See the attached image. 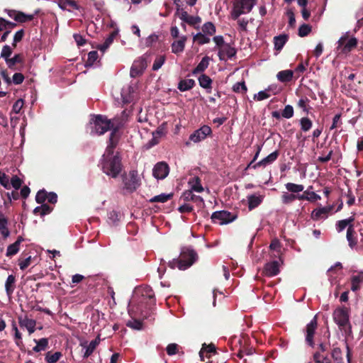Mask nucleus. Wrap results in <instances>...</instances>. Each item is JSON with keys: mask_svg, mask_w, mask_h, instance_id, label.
Instances as JSON below:
<instances>
[{"mask_svg": "<svg viewBox=\"0 0 363 363\" xmlns=\"http://www.w3.org/2000/svg\"><path fill=\"white\" fill-rule=\"evenodd\" d=\"M197 254L194 250L184 249L179 257L173 259L169 264L172 269L178 268L180 270H185L195 262Z\"/></svg>", "mask_w": 363, "mask_h": 363, "instance_id": "obj_1", "label": "nucleus"}, {"mask_svg": "<svg viewBox=\"0 0 363 363\" xmlns=\"http://www.w3.org/2000/svg\"><path fill=\"white\" fill-rule=\"evenodd\" d=\"M334 322L338 325L340 330L344 331L347 335L352 334V325L350 321L349 309L346 307H338L333 313Z\"/></svg>", "mask_w": 363, "mask_h": 363, "instance_id": "obj_2", "label": "nucleus"}, {"mask_svg": "<svg viewBox=\"0 0 363 363\" xmlns=\"http://www.w3.org/2000/svg\"><path fill=\"white\" fill-rule=\"evenodd\" d=\"M113 127V123L106 116L103 115L94 116L90 122L89 128L92 135H104Z\"/></svg>", "mask_w": 363, "mask_h": 363, "instance_id": "obj_3", "label": "nucleus"}, {"mask_svg": "<svg viewBox=\"0 0 363 363\" xmlns=\"http://www.w3.org/2000/svg\"><path fill=\"white\" fill-rule=\"evenodd\" d=\"M101 164L103 172L113 178H116L122 170L121 159L118 154L104 159Z\"/></svg>", "mask_w": 363, "mask_h": 363, "instance_id": "obj_4", "label": "nucleus"}, {"mask_svg": "<svg viewBox=\"0 0 363 363\" xmlns=\"http://www.w3.org/2000/svg\"><path fill=\"white\" fill-rule=\"evenodd\" d=\"M123 189L128 193H133L140 186V179L138 177V171L132 169L128 174L123 173L121 175Z\"/></svg>", "mask_w": 363, "mask_h": 363, "instance_id": "obj_5", "label": "nucleus"}, {"mask_svg": "<svg viewBox=\"0 0 363 363\" xmlns=\"http://www.w3.org/2000/svg\"><path fill=\"white\" fill-rule=\"evenodd\" d=\"M318 328V315H315L312 320L308 323L306 328L304 329L305 332V341L306 343L311 347H315V341H314V336L315 334V331Z\"/></svg>", "mask_w": 363, "mask_h": 363, "instance_id": "obj_6", "label": "nucleus"}, {"mask_svg": "<svg viewBox=\"0 0 363 363\" xmlns=\"http://www.w3.org/2000/svg\"><path fill=\"white\" fill-rule=\"evenodd\" d=\"M211 218L214 223L224 225L235 220L237 218V215L227 211H219L213 213Z\"/></svg>", "mask_w": 363, "mask_h": 363, "instance_id": "obj_7", "label": "nucleus"}, {"mask_svg": "<svg viewBox=\"0 0 363 363\" xmlns=\"http://www.w3.org/2000/svg\"><path fill=\"white\" fill-rule=\"evenodd\" d=\"M40 258L38 250H30V247L27 245L24 250V269L30 265H36L39 263Z\"/></svg>", "mask_w": 363, "mask_h": 363, "instance_id": "obj_8", "label": "nucleus"}, {"mask_svg": "<svg viewBox=\"0 0 363 363\" xmlns=\"http://www.w3.org/2000/svg\"><path fill=\"white\" fill-rule=\"evenodd\" d=\"M211 134V128L208 125H204L191 134L189 140L194 143H199L203 140L207 136H210Z\"/></svg>", "mask_w": 363, "mask_h": 363, "instance_id": "obj_9", "label": "nucleus"}, {"mask_svg": "<svg viewBox=\"0 0 363 363\" xmlns=\"http://www.w3.org/2000/svg\"><path fill=\"white\" fill-rule=\"evenodd\" d=\"M169 172L168 164L164 162H160L155 165L152 174L157 179H163L168 175Z\"/></svg>", "mask_w": 363, "mask_h": 363, "instance_id": "obj_10", "label": "nucleus"}, {"mask_svg": "<svg viewBox=\"0 0 363 363\" xmlns=\"http://www.w3.org/2000/svg\"><path fill=\"white\" fill-rule=\"evenodd\" d=\"M279 264L277 261H272L264 264L262 274L266 277H274L279 273Z\"/></svg>", "mask_w": 363, "mask_h": 363, "instance_id": "obj_11", "label": "nucleus"}, {"mask_svg": "<svg viewBox=\"0 0 363 363\" xmlns=\"http://www.w3.org/2000/svg\"><path fill=\"white\" fill-rule=\"evenodd\" d=\"M181 199L185 202L193 201L199 207H203L204 206V201L203 198L200 196L194 195L191 191H185L182 194Z\"/></svg>", "mask_w": 363, "mask_h": 363, "instance_id": "obj_12", "label": "nucleus"}, {"mask_svg": "<svg viewBox=\"0 0 363 363\" xmlns=\"http://www.w3.org/2000/svg\"><path fill=\"white\" fill-rule=\"evenodd\" d=\"M279 155V150H275L271 154H269L268 156L262 159V160L259 161L258 162L255 163L253 166L254 169H257L259 167H266L268 164H270L273 163L278 158Z\"/></svg>", "mask_w": 363, "mask_h": 363, "instance_id": "obj_13", "label": "nucleus"}, {"mask_svg": "<svg viewBox=\"0 0 363 363\" xmlns=\"http://www.w3.org/2000/svg\"><path fill=\"white\" fill-rule=\"evenodd\" d=\"M235 48L231 47L229 44L223 45L218 52V57L220 60H225V56L230 59L236 55Z\"/></svg>", "mask_w": 363, "mask_h": 363, "instance_id": "obj_14", "label": "nucleus"}, {"mask_svg": "<svg viewBox=\"0 0 363 363\" xmlns=\"http://www.w3.org/2000/svg\"><path fill=\"white\" fill-rule=\"evenodd\" d=\"M144 69L145 65L143 61H135L130 68V75L133 78L138 77L143 74Z\"/></svg>", "mask_w": 363, "mask_h": 363, "instance_id": "obj_15", "label": "nucleus"}, {"mask_svg": "<svg viewBox=\"0 0 363 363\" xmlns=\"http://www.w3.org/2000/svg\"><path fill=\"white\" fill-rule=\"evenodd\" d=\"M186 40L187 37L183 35L179 40L174 41L172 44V52L177 55L182 52L184 50Z\"/></svg>", "mask_w": 363, "mask_h": 363, "instance_id": "obj_16", "label": "nucleus"}, {"mask_svg": "<svg viewBox=\"0 0 363 363\" xmlns=\"http://www.w3.org/2000/svg\"><path fill=\"white\" fill-rule=\"evenodd\" d=\"M99 337L90 342L89 345L86 342L81 343V346L86 348V350L83 354L84 358H88L95 350L98 345L99 344Z\"/></svg>", "mask_w": 363, "mask_h": 363, "instance_id": "obj_17", "label": "nucleus"}, {"mask_svg": "<svg viewBox=\"0 0 363 363\" xmlns=\"http://www.w3.org/2000/svg\"><path fill=\"white\" fill-rule=\"evenodd\" d=\"M288 40L289 35L287 34H281L274 37V49L277 51L281 50Z\"/></svg>", "mask_w": 363, "mask_h": 363, "instance_id": "obj_18", "label": "nucleus"}, {"mask_svg": "<svg viewBox=\"0 0 363 363\" xmlns=\"http://www.w3.org/2000/svg\"><path fill=\"white\" fill-rule=\"evenodd\" d=\"M325 340L320 341V342L318 344L317 351L315 352H319L320 354H321V353L327 352L330 347V343L329 340L330 333L329 330H327L325 332Z\"/></svg>", "mask_w": 363, "mask_h": 363, "instance_id": "obj_19", "label": "nucleus"}, {"mask_svg": "<svg viewBox=\"0 0 363 363\" xmlns=\"http://www.w3.org/2000/svg\"><path fill=\"white\" fill-rule=\"evenodd\" d=\"M58 6L61 9L69 11H70V9L79 10L80 8L77 1L74 0H59Z\"/></svg>", "mask_w": 363, "mask_h": 363, "instance_id": "obj_20", "label": "nucleus"}, {"mask_svg": "<svg viewBox=\"0 0 363 363\" xmlns=\"http://www.w3.org/2000/svg\"><path fill=\"white\" fill-rule=\"evenodd\" d=\"M210 62V57L206 56L202 58L198 65L192 70V74L196 75L199 73L203 72L208 67Z\"/></svg>", "mask_w": 363, "mask_h": 363, "instance_id": "obj_21", "label": "nucleus"}, {"mask_svg": "<svg viewBox=\"0 0 363 363\" xmlns=\"http://www.w3.org/2000/svg\"><path fill=\"white\" fill-rule=\"evenodd\" d=\"M363 284V273H359L357 275H353L351 277V290L357 291L360 289Z\"/></svg>", "mask_w": 363, "mask_h": 363, "instance_id": "obj_22", "label": "nucleus"}, {"mask_svg": "<svg viewBox=\"0 0 363 363\" xmlns=\"http://www.w3.org/2000/svg\"><path fill=\"white\" fill-rule=\"evenodd\" d=\"M199 85L203 88V89H206L207 90V92L210 93L211 92V90L212 89V79L210 78L209 76L205 74H201L199 79Z\"/></svg>", "mask_w": 363, "mask_h": 363, "instance_id": "obj_23", "label": "nucleus"}, {"mask_svg": "<svg viewBox=\"0 0 363 363\" xmlns=\"http://www.w3.org/2000/svg\"><path fill=\"white\" fill-rule=\"evenodd\" d=\"M188 184L191 186V189L189 191H194L199 193L203 191V187L201 185V180L199 177L190 178Z\"/></svg>", "mask_w": 363, "mask_h": 363, "instance_id": "obj_24", "label": "nucleus"}, {"mask_svg": "<svg viewBox=\"0 0 363 363\" xmlns=\"http://www.w3.org/2000/svg\"><path fill=\"white\" fill-rule=\"evenodd\" d=\"M248 208L250 211L259 206L263 201L262 196H256L255 194L249 195L247 196Z\"/></svg>", "mask_w": 363, "mask_h": 363, "instance_id": "obj_25", "label": "nucleus"}, {"mask_svg": "<svg viewBox=\"0 0 363 363\" xmlns=\"http://www.w3.org/2000/svg\"><path fill=\"white\" fill-rule=\"evenodd\" d=\"M330 211V208H320L313 211L311 218L315 220H318L328 217V213Z\"/></svg>", "mask_w": 363, "mask_h": 363, "instance_id": "obj_26", "label": "nucleus"}, {"mask_svg": "<svg viewBox=\"0 0 363 363\" xmlns=\"http://www.w3.org/2000/svg\"><path fill=\"white\" fill-rule=\"evenodd\" d=\"M294 72L291 69L280 71L277 73V77L278 80L283 83H286L292 80Z\"/></svg>", "mask_w": 363, "mask_h": 363, "instance_id": "obj_27", "label": "nucleus"}, {"mask_svg": "<svg viewBox=\"0 0 363 363\" xmlns=\"http://www.w3.org/2000/svg\"><path fill=\"white\" fill-rule=\"evenodd\" d=\"M298 200L301 201H315L320 199V196L313 191H309L308 189L303 191V193L301 195H298Z\"/></svg>", "mask_w": 363, "mask_h": 363, "instance_id": "obj_28", "label": "nucleus"}, {"mask_svg": "<svg viewBox=\"0 0 363 363\" xmlns=\"http://www.w3.org/2000/svg\"><path fill=\"white\" fill-rule=\"evenodd\" d=\"M196 83L194 79H182L178 84V89L181 91H186L191 89Z\"/></svg>", "mask_w": 363, "mask_h": 363, "instance_id": "obj_29", "label": "nucleus"}, {"mask_svg": "<svg viewBox=\"0 0 363 363\" xmlns=\"http://www.w3.org/2000/svg\"><path fill=\"white\" fill-rule=\"evenodd\" d=\"M121 135L118 133V128L113 127L109 135L108 143L111 144V147H116L118 144Z\"/></svg>", "mask_w": 363, "mask_h": 363, "instance_id": "obj_30", "label": "nucleus"}, {"mask_svg": "<svg viewBox=\"0 0 363 363\" xmlns=\"http://www.w3.org/2000/svg\"><path fill=\"white\" fill-rule=\"evenodd\" d=\"M53 210V208L50 206L46 203L41 204L40 206H37L33 212L36 215H40V216H44L50 213Z\"/></svg>", "mask_w": 363, "mask_h": 363, "instance_id": "obj_31", "label": "nucleus"}, {"mask_svg": "<svg viewBox=\"0 0 363 363\" xmlns=\"http://www.w3.org/2000/svg\"><path fill=\"white\" fill-rule=\"evenodd\" d=\"M62 357L61 352H55L54 353L52 351H49L45 354V360L48 363H56Z\"/></svg>", "mask_w": 363, "mask_h": 363, "instance_id": "obj_32", "label": "nucleus"}, {"mask_svg": "<svg viewBox=\"0 0 363 363\" xmlns=\"http://www.w3.org/2000/svg\"><path fill=\"white\" fill-rule=\"evenodd\" d=\"M355 234H356V233L354 229V225H350L347 230L346 237H347V241L349 242V245L351 247H352L353 246L357 245V239L354 237Z\"/></svg>", "mask_w": 363, "mask_h": 363, "instance_id": "obj_33", "label": "nucleus"}, {"mask_svg": "<svg viewBox=\"0 0 363 363\" xmlns=\"http://www.w3.org/2000/svg\"><path fill=\"white\" fill-rule=\"evenodd\" d=\"M173 195L174 194L172 193H171V194H164L163 193V194H161L160 195L152 197V199H150L149 200V202L150 203H156V202L165 203L167 201L170 200L173 197Z\"/></svg>", "mask_w": 363, "mask_h": 363, "instance_id": "obj_34", "label": "nucleus"}, {"mask_svg": "<svg viewBox=\"0 0 363 363\" xmlns=\"http://www.w3.org/2000/svg\"><path fill=\"white\" fill-rule=\"evenodd\" d=\"M246 13L245 11L243 10L242 6H239L237 2H235L233 4V9L230 12L231 18L233 20L238 19L239 16L241 14Z\"/></svg>", "mask_w": 363, "mask_h": 363, "instance_id": "obj_35", "label": "nucleus"}, {"mask_svg": "<svg viewBox=\"0 0 363 363\" xmlns=\"http://www.w3.org/2000/svg\"><path fill=\"white\" fill-rule=\"evenodd\" d=\"M331 356L335 363H344L342 350L340 347L333 345Z\"/></svg>", "mask_w": 363, "mask_h": 363, "instance_id": "obj_36", "label": "nucleus"}, {"mask_svg": "<svg viewBox=\"0 0 363 363\" xmlns=\"http://www.w3.org/2000/svg\"><path fill=\"white\" fill-rule=\"evenodd\" d=\"M5 288L6 293L10 296L15 289V277L13 275H9L5 283Z\"/></svg>", "mask_w": 363, "mask_h": 363, "instance_id": "obj_37", "label": "nucleus"}, {"mask_svg": "<svg viewBox=\"0 0 363 363\" xmlns=\"http://www.w3.org/2000/svg\"><path fill=\"white\" fill-rule=\"evenodd\" d=\"M36 345L33 348V350L38 352L45 350L48 346V340L47 338H41L39 340H35Z\"/></svg>", "mask_w": 363, "mask_h": 363, "instance_id": "obj_38", "label": "nucleus"}, {"mask_svg": "<svg viewBox=\"0 0 363 363\" xmlns=\"http://www.w3.org/2000/svg\"><path fill=\"white\" fill-rule=\"evenodd\" d=\"M44 13L42 12V11L40 9H37L35 10L33 14H26L24 13V23L33 21V24L34 26L37 25L38 23V21L35 18V16H40L43 15Z\"/></svg>", "mask_w": 363, "mask_h": 363, "instance_id": "obj_39", "label": "nucleus"}, {"mask_svg": "<svg viewBox=\"0 0 363 363\" xmlns=\"http://www.w3.org/2000/svg\"><path fill=\"white\" fill-rule=\"evenodd\" d=\"M313 125L312 121L308 117H303L300 119L301 130L303 132L308 131Z\"/></svg>", "mask_w": 363, "mask_h": 363, "instance_id": "obj_40", "label": "nucleus"}, {"mask_svg": "<svg viewBox=\"0 0 363 363\" xmlns=\"http://www.w3.org/2000/svg\"><path fill=\"white\" fill-rule=\"evenodd\" d=\"M309 99L307 97L301 98L298 101V106L303 109V111L306 115L309 113V110L311 108L308 105Z\"/></svg>", "mask_w": 363, "mask_h": 363, "instance_id": "obj_41", "label": "nucleus"}, {"mask_svg": "<svg viewBox=\"0 0 363 363\" xmlns=\"http://www.w3.org/2000/svg\"><path fill=\"white\" fill-rule=\"evenodd\" d=\"M21 239L20 238L12 245H9L7 248L6 255L12 256L16 255L20 249Z\"/></svg>", "mask_w": 363, "mask_h": 363, "instance_id": "obj_42", "label": "nucleus"}, {"mask_svg": "<svg viewBox=\"0 0 363 363\" xmlns=\"http://www.w3.org/2000/svg\"><path fill=\"white\" fill-rule=\"evenodd\" d=\"M36 321L33 319H29L27 317L24 318V327L28 330L29 334L33 333L35 330Z\"/></svg>", "mask_w": 363, "mask_h": 363, "instance_id": "obj_43", "label": "nucleus"}, {"mask_svg": "<svg viewBox=\"0 0 363 363\" xmlns=\"http://www.w3.org/2000/svg\"><path fill=\"white\" fill-rule=\"evenodd\" d=\"M286 189L292 193H298L300 191H302L304 189L303 186L302 184H296L294 183H287L286 184Z\"/></svg>", "mask_w": 363, "mask_h": 363, "instance_id": "obj_44", "label": "nucleus"}, {"mask_svg": "<svg viewBox=\"0 0 363 363\" xmlns=\"http://www.w3.org/2000/svg\"><path fill=\"white\" fill-rule=\"evenodd\" d=\"M142 296L146 298L155 301V293L152 289L149 286H146L142 289Z\"/></svg>", "mask_w": 363, "mask_h": 363, "instance_id": "obj_45", "label": "nucleus"}, {"mask_svg": "<svg viewBox=\"0 0 363 363\" xmlns=\"http://www.w3.org/2000/svg\"><path fill=\"white\" fill-rule=\"evenodd\" d=\"M357 45V40L356 39V38H352L345 45L342 51L343 52H350L353 48H356Z\"/></svg>", "mask_w": 363, "mask_h": 363, "instance_id": "obj_46", "label": "nucleus"}, {"mask_svg": "<svg viewBox=\"0 0 363 363\" xmlns=\"http://www.w3.org/2000/svg\"><path fill=\"white\" fill-rule=\"evenodd\" d=\"M202 30L204 33L212 35L216 33V27L211 22H207L203 25Z\"/></svg>", "mask_w": 363, "mask_h": 363, "instance_id": "obj_47", "label": "nucleus"}, {"mask_svg": "<svg viewBox=\"0 0 363 363\" xmlns=\"http://www.w3.org/2000/svg\"><path fill=\"white\" fill-rule=\"evenodd\" d=\"M98 52L97 51H91L88 54L87 60L85 62L86 67H91L94 65V63L98 59Z\"/></svg>", "mask_w": 363, "mask_h": 363, "instance_id": "obj_48", "label": "nucleus"}, {"mask_svg": "<svg viewBox=\"0 0 363 363\" xmlns=\"http://www.w3.org/2000/svg\"><path fill=\"white\" fill-rule=\"evenodd\" d=\"M313 360L315 363H332L328 356L320 354L319 352L313 354Z\"/></svg>", "mask_w": 363, "mask_h": 363, "instance_id": "obj_49", "label": "nucleus"}, {"mask_svg": "<svg viewBox=\"0 0 363 363\" xmlns=\"http://www.w3.org/2000/svg\"><path fill=\"white\" fill-rule=\"evenodd\" d=\"M7 220L4 217H0V232L1 235L6 238L9 235V231L6 227Z\"/></svg>", "mask_w": 363, "mask_h": 363, "instance_id": "obj_50", "label": "nucleus"}, {"mask_svg": "<svg viewBox=\"0 0 363 363\" xmlns=\"http://www.w3.org/2000/svg\"><path fill=\"white\" fill-rule=\"evenodd\" d=\"M166 60V57L164 55H160L157 56L152 65V69L154 71L158 70L163 65Z\"/></svg>", "mask_w": 363, "mask_h": 363, "instance_id": "obj_51", "label": "nucleus"}, {"mask_svg": "<svg viewBox=\"0 0 363 363\" xmlns=\"http://www.w3.org/2000/svg\"><path fill=\"white\" fill-rule=\"evenodd\" d=\"M23 61V57L21 55H16L12 58L6 60V63L10 68H13L16 65L21 63Z\"/></svg>", "mask_w": 363, "mask_h": 363, "instance_id": "obj_52", "label": "nucleus"}, {"mask_svg": "<svg viewBox=\"0 0 363 363\" xmlns=\"http://www.w3.org/2000/svg\"><path fill=\"white\" fill-rule=\"evenodd\" d=\"M239 6H242L243 10L245 12L251 11L254 4L252 2V0H238L236 1Z\"/></svg>", "mask_w": 363, "mask_h": 363, "instance_id": "obj_53", "label": "nucleus"}, {"mask_svg": "<svg viewBox=\"0 0 363 363\" xmlns=\"http://www.w3.org/2000/svg\"><path fill=\"white\" fill-rule=\"evenodd\" d=\"M311 26L308 24H302L298 28V35L300 37L307 36L311 32Z\"/></svg>", "mask_w": 363, "mask_h": 363, "instance_id": "obj_54", "label": "nucleus"}, {"mask_svg": "<svg viewBox=\"0 0 363 363\" xmlns=\"http://www.w3.org/2000/svg\"><path fill=\"white\" fill-rule=\"evenodd\" d=\"M180 347L176 343H170L166 347V351L168 355L172 356L179 352Z\"/></svg>", "mask_w": 363, "mask_h": 363, "instance_id": "obj_55", "label": "nucleus"}, {"mask_svg": "<svg viewBox=\"0 0 363 363\" xmlns=\"http://www.w3.org/2000/svg\"><path fill=\"white\" fill-rule=\"evenodd\" d=\"M47 197L48 192L45 189L40 190L35 196L36 202L40 204H43L44 202L47 200Z\"/></svg>", "mask_w": 363, "mask_h": 363, "instance_id": "obj_56", "label": "nucleus"}, {"mask_svg": "<svg viewBox=\"0 0 363 363\" xmlns=\"http://www.w3.org/2000/svg\"><path fill=\"white\" fill-rule=\"evenodd\" d=\"M194 41H197L199 45H203L210 42V38L205 36L203 33H199L194 36Z\"/></svg>", "mask_w": 363, "mask_h": 363, "instance_id": "obj_57", "label": "nucleus"}, {"mask_svg": "<svg viewBox=\"0 0 363 363\" xmlns=\"http://www.w3.org/2000/svg\"><path fill=\"white\" fill-rule=\"evenodd\" d=\"M298 195H295L294 194L284 193L281 196V201L284 203L289 204V203H291L292 201H294L295 199H298Z\"/></svg>", "mask_w": 363, "mask_h": 363, "instance_id": "obj_58", "label": "nucleus"}, {"mask_svg": "<svg viewBox=\"0 0 363 363\" xmlns=\"http://www.w3.org/2000/svg\"><path fill=\"white\" fill-rule=\"evenodd\" d=\"M247 88L245 82H237L233 86V91L236 93L244 92L246 93Z\"/></svg>", "mask_w": 363, "mask_h": 363, "instance_id": "obj_59", "label": "nucleus"}, {"mask_svg": "<svg viewBox=\"0 0 363 363\" xmlns=\"http://www.w3.org/2000/svg\"><path fill=\"white\" fill-rule=\"evenodd\" d=\"M294 116V108L291 105H286L281 112V116L285 118H291Z\"/></svg>", "mask_w": 363, "mask_h": 363, "instance_id": "obj_60", "label": "nucleus"}, {"mask_svg": "<svg viewBox=\"0 0 363 363\" xmlns=\"http://www.w3.org/2000/svg\"><path fill=\"white\" fill-rule=\"evenodd\" d=\"M16 26V23L6 21L5 19L0 18V30H10Z\"/></svg>", "mask_w": 363, "mask_h": 363, "instance_id": "obj_61", "label": "nucleus"}, {"mask_svg": "<svg viewBox=\"0 0 363 363\" xmlns=\"http://www.w3.org/2000/svg\"><path fill=\"white\" fill-rule=\"evenodd\" d=\"M9 184L10 189L13 188L15 190H18L21 186V180L17 176H13L10 179Z\"/></svg>", "mask_w": 363, "mask_h": 363, "instance_id": "obj_62", "label": "nucleus"}, {"mask_svg": "<svg viewBox=\"0 0 363 363\" xmlns=\"http://www.w3.org/2000/svg\"><path fill=\"white\" fill-rule=\"evenodd\" d=\"M0 184L6 189H10V179L9 177L2 172H0Z\"/></svg>", "mask_w": 363, "mask_h": 363, "instance_id": "obj_63", "label": "nucleus"}, {"mask_svg": "<svg viewBox=\"0 0 363 363\" xmlns=\"http://www.w3.org/2000/svg\"><path fill=\"white\" fill-rule=\"evenodd\" d=\"M126 325L133 329L141 330L143 328V323L140 320L134 319L133 320L128 321Z\"/></svg>", "mask_w": 363, "mask_h": 363, "instance_id": "obj_64", "label": "nucleus"}]
</instances>
